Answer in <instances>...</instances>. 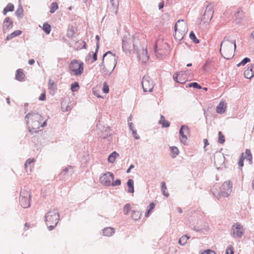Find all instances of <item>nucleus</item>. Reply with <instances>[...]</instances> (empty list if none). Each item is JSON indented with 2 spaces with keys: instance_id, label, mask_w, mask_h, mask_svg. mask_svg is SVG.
<instances>
[{
  "instance_id": "obj_1",
  "label": "nucleus",
  "mask_w": 254,
  "mask_h": 254,
  "mask_svg": "<svg viewBox=\"0 0 254 254\" xmlns=\"http://www.w3.org/2000/svg\"><path fill=\"white\" fill-rule=\"evenodd\" d=\"M117 58L116 55L111 51L105 53L103 56L102 62L99 64L101 72L104 75H110L117 64Z\"/></svg>"
},
{
  "instance_id": "obj_2",
  "label": "nucleus",
  "mask_w": 254,
  "mask_h": 254,
  "mask_svg": "<svg viewBox=\"0 0 254 254\" xmlns=\"http://www.w3.org/2000/svg\"><path fill=\"white\" fill-rule=\"evenodd\" d=\"M29 131L32 134L37 132L40 127L42 116L36 111H31L25 117Z\"/></svg>"
},
{
  "instance_id": "obj_3",
  "label": "nucleus",
  "mask_w": 254,
  "mask_h": 254,
  "mask_svg": "<svg viewBox=\"0 0 254 254\" xmlns=\"http://www.w3.org/2000/svg\"><path fill=\"white\" fill-rule=\"evenodd\" d=\"M236 49L235 40L230 41L225 37L220 45V52L222 56L226 59L229 60L232 58L234 56L233 51Z\"/></svg>"
},
{
  "instance_id": "obj_4",
  "label": "nucleus",
  "mask_w": 254,
  "mask_h": 254,
  "mask_svg": "<svg viewBox=\"0 0 254 254\" xmlns=\"http://www.w3.org/2000/svg\"><path fill=\"white\" fill-rule=\"evenodd\" d=\"M60 216L57 209L50 210L46 214L45 221L49 231L52 230L57 226L60 220Z\"/></svg>"
},
{
  "instance_id": "obj_5",
  "label": "nucleus",
  "mask_w": 254,
  "mask_h": 254,
  "mask_svg": "<svg viewBox=\"0 0 254 254\" xmlns=\"http://www.w3.org/2000/svg\"><path fill=\"white\" fill-rule=\"evenodd\" d=\"M69 68L74 75H80L83 71V64L81 62L74 60L70 63Z\"/></svg>"
},
{
  "instance_id": "obj_6",
  "label": "nucleus",
  "mask_w": 254,
  "mask_h": 254,
  "mask_svg": "<svg viewBox=\"0 0 254 254\" xmlns=\"http://www.w3.org/2000/svg\"><path fill=\"white\" fill-rule=\"evenodd\" d=\"M244 234L243 226L239 222L234 223L231 229V235L235 238H241Z\"/></svg>"
},
{
  "instance_id": "obj_7",
  "label": "nucleus",
  "mask_w": 254,
  "mask_h": 254,
  "mask_svg": "<svg viewBox=\"0 0 254 254\" xmlns=\"http://www.w3.org/2000/svg\"><path fill=\"white\" fill-rule=\"evenodd\" d=\"M31 197L30 193L26 190H22L19 197L20 204L24 208H28L30 206L29 198Z\"/></svg>"
},
{
  "instance_id": "obj_8",
  "label": "nucleus",
  "mask_w": 254,
  "mask_h": 254,
  "mask_svg": "<svg viewBox=\"0 0 254 254\" xmlns=\"http://www.w3.org/2000/svg\"><path fill=\"white\" fill-rule=\"evenodd\" d=\"M232 183L229 180L224 183L220 188L219 196L223 197H228L231 193Z\"/></svg>"
},
{
  "instance_id": "obj_9",
  "label": "nucleus",
  "mask_w": 254,
  "mask_h": 254,
  "mask_svg": "<svg viewBox=\"0 0 254 254\" xmlns=\"http://www.w3.org/2000/svg\"><path fill=\"white\" fill-rule=\"evenodd\" d=\"M174 29L175 31V37L179 40L182 39L183 38L182 35L179 36L178 38L177 37V31H178L179 33H184L187 29V24L183 20H179L175 25Z\"/></svg>"
},
{
  "instance_id": "obj_10",
  "label": "nucleus",
  "mask_w": 254,
  "mask_h": 254,
  "mask_svg": "<svg viewBox=\"0 0 254 254\" xmlns=\"http://www.w3.org/2000/svg\"><path fill=\"white\" fill-rule=\"evenodd\" d=\"M142 86L144 92H151L154 84L151 78L148 76H144L142 80Z\"/></svg>"
},
{
  "instance_id": "obj_11",
  "label": "nucleus",
  "mask_w": 254,
  "mask_h": 254,
  "mask_svg": "<svg viewBox=\"0 0 254 254\" xmlns=\"http://www.w3.org/2000/svg\"><path fill=\"white\" fill-rule=\"evenodd\" d=\"M114 175L113 173L108 172L104 173L100 178V182L106 186H110L111 182L114 180Z\"/></svg>"
},
{
  "instance_id": "obj_12",
  "label": "nucleus",
  "mask_w": 254,
  "mask_h": 254,
  "mask_svg": "<svg viewBox=\"0 0 254 254\" xmlns=\"http://www.w3.org/2000/svg\"><path fill=\"white\" fill-rule=\"evenodd\" d=\"M190 130L187 125H182L179 130L180 139L181 142L185 144L188 140L187 135L189 133Z\"/></svg>"
},
{
  "instance_id": "obj_13",
  "label": "nucleus",
  "mask_w": 254,
  "mask_h": 254,
  "mask_svg": "<svg viewBox=\"0 0 254 254\" xmlns=\"http://www.w3.org/2000/svg\"><path fill=\"white\" fill-rule=\"evenodd\" d=\"M213 12L212 7L210 5H207L202 16L201 21H203L204 23L208 22L210 21L212 18Z\"/></svg>"
},
{
  "instance_id": "obj_14",
  "label": "nucleus",
  "mask_w": 254,
  "mask_h": 254,
  "mask_svg": "<svg viewBox=\"0 0 254 254\" xmlns=\"http://www.w3.org/2000/svg\"><path fill=\"white\" fill-rule=\"evenodd\" d=\"M132 40L127 35L123 37L122 40V48L124 51L129 52L131 47Z\"/></svg>"
},
{
  "instance_id": "obj_15",
  "label": "nucleus",
  "mask_w": 254,
  "mask_h": 254,
  "mask_svg": "<svg viewBox=\"0 0 254 254\" xmlns=\"http://www.w3.org/2000/svg\"><path fill=\"white\" fill-rule=\"evenodd\" d=\"M133 48L135 50L137 51V48L136 46L133 44ZM138 58L142 61V63H145L149 59V56L147 54V50L146 49L144 50V48H142L141 50V52H138L137 51Z\"/></svg>"
},
{
  "instance_id": "obj_16",
  "label": "nucleus",
  "mask_w": 254,
  "mask_h": 254,
  "mask_svg": "<svg viewBox=\"0 0 254 254\" xmlns=\"http://www.w3.org/2000/svg\"><path fill=\"white\" fill-rule=\"evenodd\" d=\"M13 26V22L8 17H6L3 21L2 29L3 33H6Z\"/></svg>"
},
{
  "instance_id": "obj_17",
  "label": "nucleus",
  "mask_w": 254,
  "mask_h": 254,
  "mask_svg": "<svg viewBox=\"0 0 254 254\" xmlns=\"http://www.w3.org/2000/svg\"><path fill=\"white\" fill-rule=\"evenodd\" d=\"M226 107V103L222 101L217 106L216 111L218 114H222L225 112Z\"/></svg>"
},
{
  "instance_id": "obj_18",
  "label": "nucleus",
  "mask_w": 254,
  "mask_h": 254,
  "mask_svg": "<svg viewBox=\"0 0 254 254\" xmlns=\"http://www.w3.org/2000/svg\"><path fill=\"white\" fill-rule=\"evenodd\" d=\"M244 76L248 79H251L254 76V64L244 71Z\"/></svg>"
},
{
  "instance_id": "obj_19",
  "label": "nucleus",
  "mask_w": 254,
  "mask_h": 254,
  "mask_svg": "<svg viewBox=\"0 0 254 254\" xmlns=\"http://www.w3.org/2000/svg\"><path fill=\"white\" fill-rule=\"evenodd\" d=\"M187 72V71L178 72L179 74V76H178L179 83L181 84H184L187 80V78L186 77Z\"/></svg>"
},
{
  "instance_id": "obj_20",
  "label": "nucleus",
  "mask_w": 254,
  "mask_h": 254,
  "mask_svg": "<svg viewBox=\"0 0 254 254\" xmlns=\"http://www.w3.org/2000/svg\"><path fill=\"white\" fill-rule=\"evenodd\" d=\"M115 231V229L112 227H107L103 230V235L110 237L114 234Z\"/></svg>"
},
{
  "instance_id": "obj_21",
  "label": "nucleus",
  "mask_w": 254,
  "mask_h": 254,
  "mask_svg": "<svg viewBox=\"0 0 254 254\" xmlns=\"http://www.w3.org/2000/svg\"><path fill=\"white\" fill-rule=\"evenodd\" d=\"M34 159H29L26 161L24 165L25 168L27 172L28 171H31V164L34 162Z\"/></svg>"
},
{
  "instance_id": "obj_22",
  "label": "nucleus",
  "mask_w": 254,
  "mask_h": 254,
  "mask_svg": "<svg viewBox=\"0 0 254 254\" xmlns=\"http://www.w3.org/2000/svg\"><path fill=\"white\" fill-rule=\"evenodd\" d=\"M133 184H134V182H133V180H132V179L128 180V181L127 182V186L128 187L127 192L128 193H132L134 192V190Z\"/></svg>"
},
{
  "instance_id": "obj_23",
  "label": "nucleus",
  "mask_w": 254,
  "mask_h": 254,
  "mask_svg": "<svg viewBox=\"0 0 254 254\" xmlns=\"http://www.w3.org/2000/svg\"><path fill=\"white\" fill-rule=\"evenodd\" d=\"M141 213L139 211L132 210L131 218L134 220H138L140 218Z\"/></svg>"
},
{
  "instance_id": "obj_24",
  "label": "nucleus",
  "mask_w": 254,
  "mask_h": 254,
  "mask_svg": "<svg viewBox=\"0 0 254 254\" xmlns=\"http://www.w3.org/2000/svg\"><path fill=\"white\" fill-rule=\"evenodd\" d=\"M159 123L162 125V127H168L170 126V123L165 119L163 116L161 115L160 120L159 121Z\"/></svg>"
},
{
  "instance_id": "obj_25",
  "label": "nucleus",
  "mask_w": 254,
  "mask_h": 254,
  "mask_svg": "<svg viewBox=\"0 0 254 254\" xmlns=\"http://www.w3.org/2000/svg\"><path fill=\"white\" fill-rule=\"evenodd\" d=\"M21 33L22 32L20 30H15L11 34H8L5 40L6 41H8L15 37L20 35L21 34Z\"/></svg>"
},
{
  "instance_id": "obj_26",
  "label": "nucleus",
  "mask_w": 254,
  "mask_h": 254,
  "mask_svg": "<svg viewBox=\"0 0 254 254\" xmlns=\"http://www.w3.org/2000/svg\"><path fill=\"white\" fill-rule=\"evenodd\" d=\"M16 79L19 81H22L24 78V74L21 69H18L16 72Z\"/></svg>"
},
{
  "instance_id": "obj_27",
  "label": "nucleus",
  "mask_w": 254,
  "mask_h": 254,
  "mask_svg": "<svg viewBox=\"0 0 254 254\" xmlns=\"http://www.w3.org/2000/svg\"><path fill=\"white\" fill-rule=\"evenodd\" d=\"M14 5L11 3H9L4 8L3 10V15H6L7 12L8 11H12L14 10Z\"/></svg>"
},
{
  "instance_id": "obj_28",
  "label": "nucleus",
  "mask_w": 254,
  "mask_h": 254,
  "mask_svg": "<svg viewBox=\"0 0 254 254\" xmlns=\"http://www.w3.org/2000/svg\"><path fill=\"white\" fill-rule=\"evenodd\" d=\"M118 156L119 154L116 151L113 152L109 156L108 158V162L113 163L115 162L116 157Z\"/></svg>"
},
{
  "instance_id": "obj_29",
  "label": "nucleus",
  "mask_w": 254,
  "mask_h": 254,
  "mask_svg": "<svg viewBox=\"0 0 254 254\" xmlns=\"http://www.w3.org/2000/svg\"><path fill=\"white\" fill-rule=\"evenodd\" d=\"M190 239V237L187 235H184L181 237L179 240V244L182 246H184L187 242V241Z\"/></svg>"
},
{
  "instance_id": "obj_30",
  "label": "nucleus",
  "mask_w": 254,
  "mask_h": 254,
  "mask_svg": "<svg viewBox=\"0 0 254 254\" xmlns=\"http://www.w3.org/2000/svg\"><path fill=\"white\" fill-rule=\"evenodd\" d=\"M42 29L47 34H49L51 31V25L47 23H44L43 25Z\"/></svg>"
},
{
  "instance_id": "obj_31",
  "label": "nucleus",
  "mask_w": 254,
  "mask_h": 254,
  "mask_svg": "<svg viewBox=\"0 0 254 254\" xmlns=\"http://www.w3.org/2000/svg\"><path fill=\"white\" fill-rule=\"evenodd\" d=\"M246 155L244 158V159H247L248 161H249L250 163H251L252 162L253 157L250 149H247L245 152Z\"/></svg>"
},
{
  "instance_id": "obj_32",
  "label": "nucleus",
  "mask_w": 254,
  "mask_h": 254,
  "mask_svg": "<svg viewBox=\"0 0 254 254\" xmlns=\"http://www.w3.org/2000/svg\"><path fill=\"white\" fill-rule=\"evenodd\" d=\"M61 105L62 110L64 112L69 111L71 110V107L69 105H66L64 102H62Z\"/></svg>"
},
{
  "instance_id": "obj_33",
  "label": "nucleus",
  "mask_w": 254,
  "mask_h": 254,
  "mask_svg": "<svg viewBox=\"0 0 254 254\" xmlns=\"http://www.w3.org/2000/svg\"><path fill=\"white\" fill-rule=\"evenodd\" d=\"M167 190L166 184L164 182L161 183V191L163 194L166 197L169 196V194L168 192H166Z\"/></svg>"
},
{
  "instance_id": "obj_34",
  "label": "nucleus",
  "mask_w": 254,
  "mask_h": 254,
  "mask_svg": "<svg viewBox=\"0 0 254 254\" xmlns=\"http://www.w3.org/2000/svg\"><path fill=\"white\" fill-rule=\"evenodd\" d=\"M170 149L172 152V157L174 158L179 154V149L176 146H172L170 147Z\"/></svg>"
},
{
  "instance_id": "obj_35",
  "label": "nucleus",
  "mask_w": 254,
  "mask_h": 254,
  "mask_svg": "<svg viewBox=\"0 0 254 254\" xmlns=\"http://www.w3.org/2000/svg\"><path fill=\"white\" fill-rule=\"evenodd\" d=\"M155 208V204L153 202H151L149 204L147 211L145 214V217H148L152 210Z\"/></svg>"
},
{
  "instance_id": "obj_36",
  "label": "nucleus",
  "mask_w": 254,
  "mask_h": 254,
  "mask_svg": "<svg viewBox=\"0 0 254 254\" xmlns=\"http://www.w3.org/2000/svg\"><path fill=\"white\" fill-rule=\"evenodd\" d=\"M131 210V205L129 203H127L124 206L123 212L125 215H127Z\"/></svg>"
},
{
  "instance_id": "obj_37",
  "label": "nucleus",
  "mask_w": 254,
  "mask_h": 254,
  "mask_svg": "<svg viewBox=\"0 0 254 254\" xmlns=\"http://www.w3.org/2000/svg\"><path fill=\"white\" fill-rule=\"evenodd\" d=\"M48 88L50 90H54L56 89V85H55L54 81L51 79H49Z\"/></svg>"
},
{
  "instance_id": "obj_38",
  "label": "nucleus",
  "mask_w": 254,
  "mask_h": 254,
  "mask_svg": "<svg viewBox=\"0 0 254 254\" xmlns=\"http://www.w3.org/2000/svg\"><path fill=\"white\" fill-rule=\"evenodd\" d=\"M58 8V4L56 2L52 3L50 6V12L53 13Z\"/></svg>"
},
{
  "instance_id": "obj_39",
  "label": "nucleus",
  "mask_w": 254,
  "mask_h": 254,
  "mask_svg": "<svg viewBox=\"0 0 254 254\" xmlns=\"http://www.w3.org/2000/svg\"><path fill=\"white\" fill-rule=\"evenodd\" d=\"M189 37L190 39L192 40L194 43L196 44L199 43V40L196 38L195 35L193 31L190 32Z\"/></svg>"
},
{
  "instance_id": "obj_40",
  "label": "nucleus",
  "mask_w": 254,
  "mask_h": 254,
  "mask_svg": "<svg viewBox=\"0 0 254 254\" xmlns=\"http://www.w3.org/2000/svg\"><path fill=\"white\" fill-rule=\"evenodd\" d=\"M23 11L22 6H20L15 12V14L18 18H20L23 15Z\"/></svg>"
},
{
  "instance_id": "obj_41",
  "label": "nucleus",
  "mask_w": 254,
  "mask_h": 254,
  "mask_svg": "<svg viewBox=\"0 0 254 254\" xmlns=\"http://www.w3.org/2000/svg\"><path fill=\"white\" fill-rule=\"evenodd\" d=\"M79 87V86L78 83L77 82H75L71 84L70 89L72 92H75L78 90Z\"/></svg>"
},
{
  "instance_id": "obj_42",
  "label": "nucleus",
  "mask_w": 254,
  "mask_h": 254,
  "mask_svg": "<svg viewBox=\"0 0 254 254\" xmlns=\"http://www.w3.org/2000/svg\"><path fill=\"white\" fill-rule=\"evenodd\" d=\"M250 59L249 58H245L240 63L237 64V66L239 67L241 65H244L250 62Z\"/></svg>"
},
{
  "instance_id": "obj_43",
  "label": "nucleus",
  "mask_w": 254,
  "mask_h": 254,
  "mask_svg": "<svg viewBox=\"0 0 254 254\" xmlns=\"http://www.w3.org/2000/svg\"><path fill=\"white\" fill-rule=\"evenodd\" d=\"M218 142L220 144H223L225 141L224 136L222 134L221 131L218 132Z\"/></svg>"
},
{
  "instance_id": "obj_44",
  "label": "nucleus",
  "mask_w": 254,
  "mask_h": 254,
  "mask_svg": "<svg viewBox=\"0 0 254 254\" xmlns=\"http://www.w3.org/2000/svg\"><path fill=\"white\" fill-rule=\"evenodd\" d=\"M235 16L237 19H241L243 16V11L241 9H239L237 10V12L235 13Z\"/></svg>"
},
{
  "instance_id": "obj_45",
  "label": "nucleus",
  "mask_w": 254,
  "mask_h": 254,
  "mask_svg": "<svg viewBox=\"0 0 254 254\" xmlns=\"http://www.w3.org/2000/svg\"><path fill=\"white\" fill-rule=\"evenodd\" d=\"M189 86L190 87H193V88L199 89L202 88L201 86L199 84H198L197 82L190 83L189 84Z\"/></svg>"
},
{
  "instance_id": "obj_46",
  "label": "nucleus",
  "mask_w": 254,
  "mask_h": 254,
  "mask_svg": "<svg viewBox=\"0 0 254 254\" xmlns=\"http://www.w3.org/2000/svg\"><path fill=\"white\" fill-rule=\"evenodd\" d=\"M70 172V173H72L73 172L72 171V168L71 166H69L68 167L65 168L61 173L62 174L65 175L66 173H67L68 172Z\"/></svg>"
},
{
  "instance_id": "obj_47",
  "label": "nucleus",
  "mask_w": 254,
  "mask_h": 254,
  "mask_svg": "<svg viewBox=\"0 0 254 254\" xmlns=\"http://www.w3.org/2000/svg\"><path fill=\"white\" fill-rule=\"evenodd\" d=\"M244 153H242L241 156L240 158L239 159V162H238V165L240 168H242L244 166Z\"/></svg>"
},
{
  "instance_id": "obj_48",
  "label": "nucleus",
  "mask_w": 254,
  "mask_h": 254,
  "mask_svg": "<svg viewBox=\"0 0 254 254\" xmlns=\"http://www.w3.org/2000/svg\"><path fill=\"white\" fill-rule=\"evenodd\" d=\"M99 49H97L96 47L95 52L94 53H93L92 56V61H91V63H93L95 61H96L97 60V53L98 52Z\"/></svg>"
},
{
  "instance_id": "obj_49",
  "label": "nucleus",
  "mask_w": 254,
  "mask_h": 254,
  "mask_svg": "<svg viewBox=\"0 0 254 254\" xmlns=\"http://www.w3.org/2000/svg\"><path fill=\"white\" fill-rule=\"evenodd\" d=\"M121 184V180L120 179H117L115 181L113 182V181L111 182V186L115 187V186H120Z\"/></svg>"
},
{
  "instance_id": "obj_50",
  "label": "nucleus",
  "mask_w": 254,
  "mask_h": 254,
  "mask_svg": "<svg viewBox=\"0 0 254 254\" xmlns=\"http://www.w3.org/2000/svg\"><path fill=\"white\" fill-rule=\"evenodd\" d=\"M103 91L105 93H108L109 91V86L106 82L104 83Z\"/></svg>"
},
{
  "instance_id": "obj_51",
  "label": "nucleus",
  "mask_w": 254,
  "mask_h": 254,
  "mask_svg": "<svg viewBox=\"0 0 254 254\" xmlns=\"http://www.w3.org/2000/svg\"><path fill=\"white\" fill-rule=\"evenodd\" d=\"M226 254H234L232 246L230 245L226 251Z\"/></svg>"
},
{
  "instance_id": "obj_52",
  "label": "nucleus",
  "mask_w": 254,
  "mask_h": 254,
  "mask_svg": "<svg viewBox=\"0 0 254 254\" xmlns=\"http://www.w3.org/2000/svg\"><path fill=\"white\" fill-rule=\"evenodd\" d=\"M178 76H179V74L178 73V72H176L175 73L174 75H173V79L175 81H176V82H178L179 83V77Z\"/></svg>"
},
{
  "instance_id": "obj_53",
  "label": "nucleus",
  "mask_w": 254,
  "mask_h": 254,
  "mask_svg": "<svg viewBox=\"0 0 254 254\" xmlns=\"http://www.w3.org/2000/svg\"><path fill=\"white\" fill-rule=\"evenodd\" d=\"M132 131V134L135 139H138L139 136L137 134V131L135 129H133Z\"/></svg>"
},
{
  "instance_id": "obj_54",
  "label": "nucleus",
  "mask_w": 254,
  "mask_h": 254,
  "mask_svg": "<svg viewBox=\"0 0 254 254\" xmlns=\"http://www.w3.org/2000/svg\"><path fill=\"white\" fill-rule=\"evenodd\" d=\"M96 39L97 40L96 47L97 48V49H99V46H100V43H99L100 37H99V36L96 35Z\"/></svg>"
},
{
  "instance_id": "obj_55",
  "label": "nucleus",
  "mask_w": 254,
  "mask_h": 254,
  "mask_svg": "<svg viewBox=\"0 0 254 254\" xmlns=\"http://www.w3.org/2000/svg\"><path fill=\"white\" fill-rule=\"evenodd\" d=\"M39 100L40 101H44L46 100V94L45 93H43L41 94L39 98Z\"/></svg>"
},
{
  "instance_id": "obj_56",
  "label": "nucleus",
  "mask_w": 254,
  "mask_h": 254,
  "mask_svg": "<svg viewBox=\"0 0 254 254\" xmlns=\"http://www.w3.org/2000/svg\"><path fill=\"white\" fill-rule=\"evenodd\" d=\"M164 6V1H161L160 2L159 4H158V8H159V9H161L162 8H163Z\"/></svg>"
},
{
  "instance_id": "obj_57",
  "label": "nucleus",
  "mask_w": 254,
  "mask_h": 254,
  "mask_svg": "<svg viewBox=\"0 0 254 254\" xmlns=\"http://www.w3.org/2000/svg\"><path fill=\"white\" fill-rule=\"evenodd\" d=\"M73 35V31H70L67 32V36L68 37H69V38L72 37Z\"/></svg>"
},
{
  "instance_id": "obj_58",
  "label": "nucleus",
  "mask_w": 254,
  "mask_h": 254,
  "mask_svg": "<svg viewBox=\"0 0 254 254\" xmlns=\"http://www.w3.org/2000/svg\"><path fill=\"white\" fill-rule=\"evenodd\" d=\"M203 142L204 144V148L205 149L206 146L209 144V143H208V140L207 139H204Z\"/></svg>"
},
{
  "instance_id": "obj_59",
  "label": "nucleus",
  "mask_w": 254,
  "mask_h": 254,
  "mask_svg": "<svg viewBox=\"0 0 254 254\" xmlns=\"http://www.w3.org/2000/svg\"><path fill=\"white\" fill-rule=\"evenodd\" d=\"M207 254H216L214 251L209 249L207 250Z\"/></svg>"
},
{
  "instance_id": "obj_60",
  "label": "nucleus",
  "mask_w": 254,
  "mask_h": 254,
  "mask_svg": "<svg viewBox=\"0 0 254 254\" xmlns=\"http://www.w3.org/2000/svg\"><path fill=\"white\" fill-rule=\"evenodd\" d=\"M209 63H210V62H209V61H207L205 63V64H204V66H203V69L204 70H205L206 69V68H207V67L208 65L209 64Z\"/></svg>"
},
{
  "instance_id": "obj_61",
  "label": "nucleus",
  "mask_w": 254,
  "mask_h": 254,
  "mask_svg": "<svg viewBox=\"0 0 254 254\" xmlns=\"http://www.w3.org/2000/svg\"><path fill=\"white\" fill-rule=\"evenodd\" d=\"M128 126L129 127V129L130 130H132L133 129V124L132 123H131V122H128Z\"/></svg>"
},
{
  "instance_id": "obj_62",
  "label": "nucleus",
  "mask_w": 254,
  "mask_h": 254,
  "mask_svg": "<svg viewBox=\"0 0 254 254\" xmlns=\"http://www.w3.org/2000/svg\"><path fill=\"white\" fill-rule=\"evenodd\" d=\"M35 63V60L33 59H30L28 61V64H30V65H32L34 64Z\"/></svg>"
},
{
  "instance_id": "obj_63",
  "label": "nucleus",
  "mask_w": 254,
  "mask_h": 254,
  "mask_svg": "<svg viewBox=\"0 0 254 254\" xmlns=\"http://www.w3.org/2000/svg\"><path fill=\"white\" fill-rule=\"evenodd\" d=\"M47 125V121H45L42 124L40 122V127H44Z\"/></svg>"
},
{
  "instance_id": "obj_64",
  "label": "nucleus",
  "mask_w": 254,
  "mask_h": 254,
  "mask_svg": "<svg viewBox=\"0 0 254 254\" xmlns=\"http://www.w3.org/2000/svg\"><path fill=\"white\" fill-rule=\"evenodd\" d=\"M251 36L254 42V30L252 32Z\"/></svg>"
}]
</instances>
